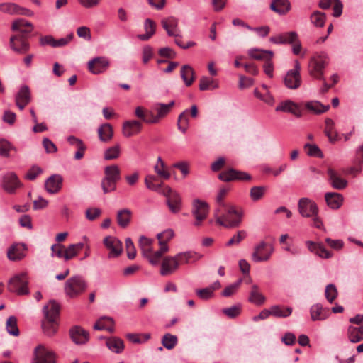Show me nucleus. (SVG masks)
<instances>
[{
  "label": "nucleus",
  "instance_id": "nucleus-2",
  "mask_svg": "<svg viewBox=\"0 0 363 363\" xmlns=\"http://www.w3.org/2000/svg\"><path fill=\"white\" fill-rule=\"evenodd\" d=\"M328 55L324 52H318L313 55L309 60L308 73L312 77L324 80V69L328 65Z\"/></svg>",
  "mask_w": 363,
  "mask_h": 363
},
{
  "label": "nucleus",
  "instance_id": "nucleus-55",
  "mask_svg": "<svg viewBox=\"0 0 363 363\" xmlns=\"http://www.w3.org/2000/svg\"><path fill=\"white\" fill-rule=\"evenodd\" d=\"M19 6L15 3L6 2L0 4V11L11 15H16Z\"/></svg>",
  "mask_w": 363,
  "mask_h": 363
},
{
  "label": "nucleus",
  "instance_id": "nucleus-19",
  "mask_svg": "<svg viewBox=\"0 0 363 363\" xmlns=\"http://www.w3.org/2000/svg\"><path fill=\"white\" fill-rule=\"evenodd\" d=\"M178 259L175 256H167L162 260L160 274L162 276L171 274L178 268Z\"/></svg>",
  "mask_w": 363,
  "mask_h": 363
},
{
  "label": "nucleus",
  "instance_id": "nucleus-8",
  "mask_svg": "<svg viewBox=\"0 0 363 363\" xmlns=\"http://www.w3.org/2000/svg\"><path fill=\"white\" fill-rule=\"evenodd\" d=\"M192 206L191 212L196 218L194 225L199 226L202 221L206 218L208 214L209 206L206 201L200 199H195L193 201Z\"/></svg>",
  "mask_w": 363,
  "mask_h": 363
},
{
  "label": "nucleus",
  "instance_id": "nucleus-49",
  "mask_svg": "<svg viewBox=\"0 0 363 363\" xmlns=\"http://www.w3.org/2000/svg\"><path fill=\"white\" fill-rule=\"evenodd\" d=\"M6 328L8 333L13 336L19 335V330L17 325V318L13 316H9L6 320Z\"/></svg>",
  "mask_w": 363,
  "mask_h": 363
},
{
  "label": "nucleus",
  "instance_id": "nucleus-29",
  "mask_svg": "<svg viewBox=\"0 0 363 363\" xmlns=\"http://www.w3.org/2000/svg\"><path fill=\"white\" fill-rule=\"evenodd\" d=\"M270 9L279 15H285L291 9V4L288 0H274Z\"/></svg>",
  "mask_w": 363,
  "mask_h": 363
},
{
  "label": "nucleus",
  "instance_id": "nucleus-42",
  "mask_svg": "<svg viewBox=\"0 0 363 363\" xmlns=\"http://www.w3.org/2000/svg\"><path fill=\"white\" fill-rule=\"evenodd\" d=\"M108 348L115 353H121L124 350L123 341L116 337H113L106 340Z\"/></svg>",
  "mask_w": 363,
  "mask_h": 363
},
{
  "label": "nucleus",
  "instance_id": "nucleus-9",
  "mask_svg": "<svg viewBox=\"0 0 363 363\" xmlns=\"http://www.w3.org/2000/svg\"><path fill=\"white\" fill-rule=\"evenodd\" d=\"M274 252V247L272 245L262 241L255 247L254 252L252 255V259L255 262L267 261Z\"/></svg>",
  "mask_w": 363,
  "mask_h": 363
},
{
  "label": "nucleus",
  "instance_id": "nucleus-18",
  "mask_svg": "<svg viewBox=\"0 0 363 363\" xmlns=\"http://www.w3.org/2000/svg\"><path fill=\"white\" fill-rule=\"evenodd\" d=\"M142 126V123L139 121L132 120L125 121L122 128L123 135L126 138L135 135L140 133Z\"/></svg>",
  "mask_w": 363,
  "mask_h": 363
},
{
  "label": "nucleus",
  "instance_id": "nucleus-10",
  "mask_svg": "<svg viewBox=\"0 0 363 363\" xmlns=\"http://www.w3.org/2000/svg\"><path fill=\"white\" fill-rule=\"evenodd\" d=\"M9 45L11 50L19 55L27 53L30 48L28 38L24 37L22 34H16L11 36Z\"/></svg>",
  "mask_w": 363,
  "mask_h": 363
},
{
  "label": "nucleus",
  "instance_id": "nucleus-13",
  "mask_svg": "<svg viewBox=\"0 0 363 363\" xmlns=\"http://www.w3.org/2000/svg\"><path fill=\"white\" fill-rule=\"evenodd\" d=\"M104 245L109 251L107 257L108 259L119 257L123 252L122 242L113 236H107L104 239Z\"/></svg>",
  "mask_w": 363,
  "mask_h": 363
},
{
  "label": "nucleus",
  "instance_id": "nucleus-1",
  "mask_svg": "<svg viewBox=\"0 0 363 363\" xmlns=\"http://www.w3.org/2000/svg\"><path fill=\"white\" fill-rule=\"evenodd\" d=\"M229 189L222 188L216 199L217 208L214 211L216 224L227 228L238 227L242 222V212L233 205L225 203L224 198Z\"/></svg>",
  "mask_w": 363,
  "mask_h": 363
},
{
  "label": "nucleus",
  "instance_id": "nucleus-40",
  "mask_svg": "<svg viewBox=\"0 0 363 363\" xmlns=\"http://www.w3.org/2000/svg\"><path fill=\"white\" fill-rule=\"evenodd\" d=\"M167 204L172 213H178L182 208V198L177 192L174 193L173 195L167 200Z\"/></svg>",
  "mask_w": 363,
  "mask_h": 363
},
{
  "label": "nucleus",
  "instance_id": "nucleus-15",
  "mask_svg": "<svg viewBox=\"0 0 363 363\" xmlns=\"http://www.w3.org/2000/svg\"><path fill=\"white\" fill-rule=\"evenodd\" d=\"M305 245L311 252L323 259H330L333 257V253L328 251L322 242L307 240Z\"/></svg>",
  "mask_w": 363,
  "mask_h": 363
},
{
  "label": "nucleus",
  "instance_id": "nucleus-64",
  "mask_svg": "<svg viewBox=\"0 0 363 363\" xmlns=\"http://www.w3.org/2000/svg\"><path fill=\"white\" fill-rule=\"evenodd\" d=\"M125 248L128 258L129 259H135L136 256V250L132 240L130 238H127L125 239Z\"/></svg>",
  "mask_w": 363,
  "mask_h": 363
},
{
  "label": "nucleus",
  "instance_id": "nucleus-57",
  "mask_svg": "<svg viewBox=\"0 0 363 363\" xmlns=\"http://www.w3.org/2000/svg\"><path fill=\"white\" fill-rule=\"evenodd\" d=\"M325 15L320 11H315L311 15V23L317 27H323L325 22Z\"/></svg>",
  "mask_w": 363,
  "mask_h": 363
},
{
  "label": "nucleus",
  "instance_id": "nucleus-52",
  "mask_svg": "<svg viewBox=\"0 0 363 363\" xmlns=\"http://www.w3.org/2000/svg\"><path fill=\"white\" fill-rule=\"evenodd\" d=\"M145 183L147 189L154 191H159L162 187V183L157 182V178L155 175L146 176Z\"/></svg>",
  "mask_w": 363,
  "mask_h": 363
},
{
  "label": "nucleus",
  "instance_id": "nucleus-54",
  "mask_svg": "<svg viewBox=\"0 0 363 363\" xmlns=\"http://www.w3.org/2000/svg\"><path fill=\"white\" fill-rule=\"evenodd\" d=\"M218 85L214 82L213 79L208 77H202L200 79L199 89L206 91L208 89H214Z\"/></svg>",
  "mask_w": 363,
  "mask_h": 363
},
{
  "label": "nucleus",
  "instance_id": "nucleus-48",
  "mask_svg": "<svg viewBox=\"0 0 363 363\" xmlns=\"http://www.w3.org/2000/svg\"><path fill=\"white\" fill-rule=\"evenodd\" d=\"M155 172L157 174L164 179H169L170 177L169 172L165 169L164 163L160 157H158L157 163L154 167Z\"/></svg>",
  "mask_w": 363,
  "mask_h": 363
},
{
  "label": "nucleus",
  "instance_id": "nucleus-4",
  "mask_svg": "<svg viewBox=\"0 0 363 363\" xmlns=\"http://www.w3.org/2000/svg\"><path fill=\"white\" fill-rule=\"evenodd\" d=\"M270 41L275 44L292 45L293 53L298 55L301 50V43L295 31L286 32L270 38Z\"/></svg>",
  "mask_w": 363,
  "mask_h": 363
},
{
  "label": "nucleus",
  "instance_id": "nucleus-62",
  "mask_svg": "<svg viewBox=\"0 0 363 363\" xmlns=\"http://www.w3.org/2000/svg\"><path fill=\"white\" fill-rule=\"evenodd\" d=\"M42 172L43 169L40 167L33 165L28 170L25 175V179L30 181L35 180Z\"/></svg>",
  "mask_w": 363,
  "mask_h": 363
},
{
  "label": "nucleus",
  "instance_id": "nucleus-14",
  "mask_svg": "<svg viewBox=\"0 0 363 363\" xmlns=\"http://www.w3.org/2000/svg\"><path fill=\"white\" fill-rule=\"evenodd\" d=\"M22 186L16 173L7 172L2 177V188L9 194L15 193L16 190Z\"/></svg>",
  "mask_w": 363,
  "mask_h": 363
},
{
  "label": "nucleus",
  "instance_id": "nucleus-21",
  "mask_svg": "<svg viewBox=\"0 0 363 363\" xmlns=\"http://www.w3.org/2000/svg\"><path fill=\"white\" fill-rule=\"evenodd\" d=\"M163 28L167 31L169 36L178 35V19L169 16L161 21Z\"/></svg>",
  "mask_w": 363,
  "mask_h": 363
},
{
  "label": "nucleus",
  "instance_id": "nucleus-58",
  "mask_svg": "<svg viewBox=\"0 0 363 363\" xmlns=\"http://www.w3.org/2000/svg\"><path fill=\"white\" fill-rule=\"evenodd\" d=\"M304 149L306 150L308 155L311 157H315L318 158L323 157V152L315 144L306 143L304 145Z\"/></svg>",
  "mask_w": 363,
  "mask_h": 363
},
{
  "label": "nucleus",
  "instance_id": "nucleus-43",
  "mask_svg": "<svg viewBox=\"0 0 363 363\" xmlns=\"http://www.w3.org/2000/svg\"><path fill=\"white\" fill-rule=\"evenodd\" d=\"M306 108L316 114H320L328 111L329 105H323L319 101H309L305 105Z\"/></svg>",
  "mask_w": 363,
  "mask_h": 363
},
{
  "label": "nucleus",
  "instance_id": "nucleus-41",
  "mask_svg": "<svg viewBox=\"0 0 363 363\" xmlns=\"http://www.w3.org/2000/svg\"><path fill=\"white\" fill-rule=\"evenodd\" d=\"M272 315L276 318H286L292 313V308L284 307L279 305H274L270 308Z\"/></svg>",
  "mask_w": 363,
  "mask_h": 363
},
{
  "label": "nucleus",
  "instance_id": "nucleus-20",
  "mask_svg": "<svg viewBox=\"0 0 363 363\" xmlns=\"http://www.w3.org/2000/svg\"><path fill=\"white\" fill-rule=\"evenodd\" d=\"M62 178L59 174H54L46 179L45 188L50 194H56L62 188Z\"/></svg>",
  "mask_w": 363,
  "mask_h": 363
},
{
  "label": "nucleus",
  "instance_id": "nucleus-45",
  "mask_svg": "<svg viewBox=\"0 0 363 363\" xmlns=\"http://www.w3.org/2000/svg\"><path fill=\"white\" fill-rule=\"evenodd\" d=\"M174 105V101H170L168 104L162 103L157 104L155 105V109L157 111V117L160 121L161 118L165 117L171 111L172 107Z\"/></svg>",
  "mask_w": 363,
  "mask_h": 363
},
{
  "label": "nucleus",
  "instance_id": "nucleus-28",
  "mask_svg": "<svg viewBox=\"0 0 363 363\" xmlns=\"http://www.w3.org/2000/svg\"><path fill=\"white\" fill-rule=\"evenodd\" d=\"M248 301L257 306H262L266 301L265 296L259 291V286L253 284L250 291Z\"/></svg>",
  "mask_w": 363,
  "mask_h": 363
},
{
  "label": "nucleus",
  "instance_id": "nucleus-51",
  "mask_svg": "<svg viewBox=\"0 0 363 363\" xmlns=\"http://www.w3.org/2000/svg\"><path fill=\"white\" fill-rule=\"evenodd\" d=\"M177 342V337L170 333H166L162 338V344L167 350H172Z\"/></svg>",
  "mask_w": 363,
  "mask_h": 363
},
{
  "label": "nucleus",
  "instance_id": "nucleus-50",
  "mask_svg": "<svg viewBox=\"0 0 363 363\" xmlns=\"http://www.w3.org/2000/svg\"><path fill=\"white\" fill-rule=\"evenodd\" d=\"M16 151V148L11 143L6 140H0V157L9 158L11 151Z\"/></svg>",
  "mask_w": 363,
  "mask_h": 363
},
{
  "label": "nucleus",
  "instance_id": "nucleus-46",
  "mask_svg": "<svg viewBox=\"0 0 363 363\" xmlns=\"http://www.w3.org/2000/svg\"><path fill=\"white\" fill-rule=\"evenodd\" d=\"M121 154V146L116 144L112 147L107 148L104 152V158L105 160H116L119 157Z\"/></svg>",
  "mask_w": 363,
  "mask_h": 363
},
{
  "label": "nucleus",
  "instance_id": "nucleus-6",
  "mask_svg": "<svg viewBox=\"0 0 363 363\" xmlns=\"http://www.w3.org/2000/svg\"><path fill=\"white\" fill-rule=\"evenodd\" d=\"M28 280L26 273L16 274L11 279L8 283V289L9 291L16 293L18 296L28 294Z\"/></svg>",
  "mask_w": 363,
  "mask_h": 363
},
{
  "label": "nucleus",
  "instance_id": "nucleus-37",
  "mask_svg": "<svg viewBox=\"0 0 363 363\" xmlns=\"http://www.w3.org/2000/svg\"><path fill=\"white\" fill-rule=\"evenodd\" d=\"M113 320L111 318H101L94 325V329L98 330H106L110 333H113Z\"/></svg>",
  "mask_w": 363,
  "mask_h": 363
},
{
  "label": "nucleus",
  "instance_id": "nucleus-31",
  "mask_svg": "<svg viewBox=\"0 0 363 363\" xmlns=\"http://www.w3.org/2000/svg\"><path fill=\"white\" fill-rule=\"evenodd\" d=\"M99 138L101 142L108 143L113 136L112 125L110 123H104L101 125L98 130Z\"/></svg>",
  "mask_w": 363,
  "mask_h": 363
},
{
  "label": "nucleus",
  "instance_id": "nucleus-3",
  "mask_svg": "<svg viewBox=\"0 0 363 363\" xmlns=\"http://www.w3.org/2000/svg\"><path fill=\"white\" fill-rule=\"evenodd\" d=\"M87 288V282L84 277L75 275L69 278L65 284V293L70 298H75L83 294Z\"/></svg>",
  "mask_w": 363,
  "mask_h": 363
},
{
  "label": "nucleus",
  "instance_id": "nucleus-27",
  "mask_svg": "<svg viewBox=\"0 0 363 363\" xmlns=\"http://www.w3.org/2000/svg\"><path fill=\"white\" fill-rule=\"evenodd\" d=\"M24 250V245H12L8 250L7 257L11 261L21 260L25 257Z\"/></svg>",
  "mask_w": 363,
  "mask_h": 363
},
{
  "label": "nucleus",
  "instance_id": "nucleus-25",
  "mask_svg": "<svg viewBox=\"0 0 363 363\" xmlns=\"http://www.w3.org/2000/svg\"><path fill=\"white\" fill-rule=\"evenodd\" d=\"M60 310V304L54 300L50 301L47 306L43 307L45 318L57 320Z\"/></svg>",
  "mask_w": 363,
  "mask_h": 363
},
{
  "label": "nucleus",
  "instance_id": "nucleus-35",
  "mask_svg": "<svg viewBox=\"0 0 363 363\" xmlns=\"http://www.w3.org/2000/svg\"><path fill=\"white\" fill-rule=\"evenodd\" d=\"M180 75L186 86H191L195 79L194 71L189 65H185L182 67Z\"/></svg>",
  "mask_w": 363,
  "mask_h": 363
},
{
  "label": "nucleus",
  "instance_id": "nucleus-53",
  "mask_svg": "<svg viewBox=\"0 0 363 363\" xmlns=\"http://www.w3.org/2000/svg\"><path fill=\"white\" fill-rule=\"evenodd\" d=\"M189 113L188 110L183 111L178 117L177 127L179 130L183 133H186L189 128V118L187 114Z\"/></svg>",
  "mask_w": 363,
  "mask_h": 363
},
{
  "label": "nucleus",
  "instance_id": "nucleus-24",
  "mask_svg": "<svg viewBox=\"0 0 363 363\" xmlns=\"http://www.w3.org/2000/svg\"><path fill=\"white\" fill-rule=\"evenodd\" d=\"M175 257L178 259V264H184L196 262L202 257V255L196 252L187 251L178 253Z\"/></svg>",
  "mask_w": 363,
  "mask_h": 363
},
{
  "label": "nucleus",
  "instance_id": "nucleus-33",
  "mask_svg": "<svg viewBox=\"0 0 363 363\" xmlns=\"http://www.w3.org/2000/svg\"><path fill=\"white\" fill-rule=\"evenodd\" d=\"M145 34H140L138 38L143 41L148 40L155 33L156 25L150 18H147L144 22Z\"/></svg>",
  "mask_w": 363,
  "mask_h": 363
},
{
  "label": "nucleus",
  "instance_id": "nucleus-7",
  "mask_svg": "<svg viewBox=\"0 0 363 363\" xmlns=\"http://www.w3.org/2000/svg\"><path fill=\"white\" fill-rule=\"evenodd\" d=\"M32 363H56V355L44 345H38L33 351Z\"/></svg>",
  "mask_w": 363,
  "mask_h": 363
},
{
  "label": "nucleus",
  "instance_id": "nucleus-17",
  "mask_svg": "<svg viewBox=\"0 0 363 363\" xmlns=\"http://www.w3.org/2000/svg\"><path fill=\"white\" fill-rule=\"evenodd\" d=\"M109 66L108 60L104 57H96L90 60L88 63V68L89 71L94 74H98L106 71Z\"/></svg>",
  "mask_w": 363,
  "mask_h": 363
},
{
  "label": "nucleus",
  "instance_id": "nucleus-11",
  "mask_svg": "<svg viewBox=\"0 0 363 363\" xmlns=\"http://www.w3.org/2000/svg\"><path fill=\"white\" fill-rule=\"evenodd\" d=\"M298 209L301 216L306 218L313 217V216H317L318 213L317 204L313 201L306 197L299 199Z\"/></svg>",
  "mask_w": 363,
  "mask_h": 363
},
{
  "label": "nucleus",
  "instance_id": "nucleus-36",
  "mask_svg": "<svg viewBox=\"0 0 363 363\" xmlns=\"http://www.w3.org/2000/svg\"><path fill=\"white\" fill-rule=\"evenodd\" d=\"M347 335L350 341L354 343L363 340V325L359 327L349 326Z\"/></svg>",
  "mask_w": 363,
  "mask_h": 363
},
{
  "label": "nucleus",
  "instance_id": "nucleus-32",
  "mask_svg": "<svg viewBox=\"0 0 363 363\" xmlns=\"http://www.w3.org/2000/svg\"><path fill=\"white\" fill-rule=\"evenodd\" d=\"M310 312L313 321L326 319L329 313L328 310L324 309L320 303L312 306Z\"/></svg>",
  "mask_w": 363,
  "mask_h": 363
},
{
  "label": "nucleus",
  "instance_id": "nucleus-47",
  "mask_svg": "<svg viewBox=\"0 0 363 363\" xmlns=\"http://www.w3.org/2000/svg\"><path fill=\"white\" fill-rule=\"evenodd\" d=\"M249 56L255 60L266 61V57L268 56L273 57V52L270 50H264L258 49H252L248 52Z\"/></svg>",
  "mask_w": 363,
  "mask_h": 363
},
{
  "label": "nucleus",
  "instance_id": "nucleus-22",
  "mask_svg": "<svg viewBox=\"0 0 363 363\" xmlns=\"http://www.w3.org/2000/svg\"><path fill=\"white\" fill-rule=\"evenodd\" d=\"M16 104L20 110H23L30 101V93L28 86H23L16 96Z\"/></svg>",
  "mask_w": 363,
  "mask_h": 363
},
{
  "label": "nucleus",
  "instance_id": "nucleus-56",
  "mask_svg": "<svg viewBox=\"0 0 363 363\" xmlns=\"http://www.w3.org/2000/svg\"><path fill=\"white\" fill-rule=\"evenodd\" d=\"M267 188L263 186H253L250 189V196L252 201H257L262 198L266 192Z\"/></svg>",
  "mask_w": 363,
  "mask_h": 363
},
{
  "label": "nucleus",
  "instance_id": "nucleus-12",
  "mask_svg": "<svg viewBox=\"0 0 363 363\" xmlns=\"http://www.w3.org/2000/svg\"><path fill=\"white\" fill-rule=\"evenodd\" d=\"M218 179L223 182H229L231 181H250L252 177L247 172L230 168L220 173Z\"/></svg>",
  "mask_w": 363,
  "mask_h": 363
},
{
  "label": "nucleus",
  "instance_id": "nucleus-16",
  "mask_svg": "<svg viewBox=\"0 0 363 363\" xmlns=\"http://www.w3.org/2000/svg\"><path fill=\"white\" fill-rule=\"evenodd\" d=\"M72 340L77 345H84L89 340V333L80 326H74L69 330Z\"/></svg>",
  "mask_w": 363,
  "mask_h": 363
},
{
  "label": "nucleus",
  "instance_id": "nucleus-34",
  "mask_svg": "<svg viewBox=\"0 0 363 363\" xmlns=\"http://www.w3.org/2000/svg\"><path fill=\"white\" fill-rule=\"evenodd\" d=\"M58 328V324L57 322V320L51 319V318H46L42 321V328L43 330V333L47 336H52L54 335Z\"/></svg>",
  "mask_w": 363,
  "mask_h": 363
},
{
  "label": "nucleus",
  "instance_id": "nucleus-60",
  "mask_svg": "<svg viewBox=\"0 0 363 363\" xmlns=\"http://www.w3.org/2000/svg\"><path fill=\"white\" fill-rule=\"evenodd\" d=\"M174 233L172 229H167L162 233H160L157 235V238L158 239V242H163L165 245H167L168 242L174 237Z\"/></svg>",
  "mask_w": 363,
  "mask_h": 363
},
{
  "label": "nucleus",
  "instance_id": "nucleus-63",
  "mask_svg": "<svg viewBox=\"0 0 363 363\" xmlns=\"http://www.w3.org/2000/svg\"><path fill=\"white\" fill-rule=\"evenodd\" d=\"M325 297L330 303H333V301L337 296V291L334 284H328L325 289Z\"/></svg>",
  "mask_w": 363,
  "mask_h": 363
},
{
  "label": "nucleus",
  "instance_id": "nucleus-61",
  "mask_svg": "<svg viewBox=\"0 0 363 363\" xmlns=\"http://www.w3.org/2000/svg\"><path fill=\"white\" fill-rule=\"evenodd\" d=\"M242 283V279L238 280L235 283L232 284L224 289L222 292V296L228 297L234 294Z\"/></svg>",
  "mask_w": 363,
  "mask_h": 363
},
{
  "label": "nucleus",
  "instance_id": "nucleus-26",
  "mask_svg": "<svg viewBox=\"0 0 363 363\" xmlns=\"http://www.w3.org/2000/svg\"><path fill=\"white\" fill-rule=\"evenodd\" d=\"M329 181L332 186L335 189H343L347 186V182L340 177L338 174L332 169H328Z\"/></svg>",
  "mask_w": 363,
  "mask_h": 363
},
{
  "label": "nucleus",
  "instance_id": "nucleus-30",
  "mask_svg": "<svg viewBox=\"0 0 363 363\" xmlns=\"http://www.w3.org/2000/svg\"><path fill=\"white\" fill-rule=\"evenodd\" d=\"M327 205L332 209L339 208L343 201L342 196L339 193L328 192L325 194Z\"/></svg>",
  "mask_w": 363,
  "mask_h": 363
},
{
  "label": "nucleus",
  "instance_id": "nucleus-38",
  "mask_svg": "<svg viewBox=\"0 0 363 363\" xmlns=\"http://www.w3.org/2000/svg\"><path fill=\"white\" fill-rule=\"evenodd\" d=\"M104 178L118 182L121 179V170L118 165L112 164L104 168Z\"/></svg>",
  "mask_w": 363,
  "mask_h": 363
},
{
  "label": "nucleus",
  "instance_id": "nucleus-59",
  "mask_svg": "<svg viewBox=\"0 0 363 363\" xmlns=\"http://www.w3.org/2000/svg\"><path fill=\"white\" fill-rule=\"evenodd\" d=\"M116 182L104 177L101 180V188L104 194H108L116 191Z\"/></svg>",
  "mask_w": 363,
  "mask_h": 363
},
{
  "label": "nucleus",
  "instance_id": "nucleus-5",
  "mask_svg": "<svg viewBox=\"0 0 363 363\" xmlns=\"http://www.w3.org/2000/svg\"><path fill=\"white\" fill-rule=\"evenodd\" d=\"M301 69L300 62L298 60H295L294 68L287 71L283 79L287 89L295 90L301 87L302 84Z\"/></svg>",
  "mask_w": 363,
  "mask_h": 363
},
{
  "label": "nucleus",
  "instance_id": "nucleus-44",
  "mask_svg": "<svg viewBox=\"0 0 363 363\" xmlns=\"http://www.w3.org/2000/svg\"><path fill=\"white\" fill-rule=\"evenodd\" d=\"M153 240L150 239L145 236H140L139 240V247L142 251V254L144 257L147 256L148 254L152 252V245Z\"/></svg>",
  "mask_w": 363,
  "mask_h": 363
},
{
  "label": "nucleus",
  "instance_id": "nucleus-39",
  "mask_svg": "<svg viewBox=\"0 0 363 363\" xmlns=\"http://www.w3.org/2000/svg\"><path fill=\"white\" fill-rule=\"evenodd\" d=\"M132 213L128 208L121 209L117 213V223L118 225L123 228H126L131 219Z\"/></svg>",
  "mask_w": 363,
  "mask_h": 363
},
{
  "label": "nucleus",
  "instance_id": "nucleus-23",
  "mask_svg": "<svg viewBox=\"0 0 363 363\" xmlns=\"http://www.w3.org/2000/svg\"><path fill=\"white\" fill-rule=\"evenodd\" d=\"M276 111L291 113L298 118L302 115L298 105L290 100L281 102L276 107Z\"/></svg>",
  "mask_w": 363,
  "mask_h": 363
}]
</instances>
